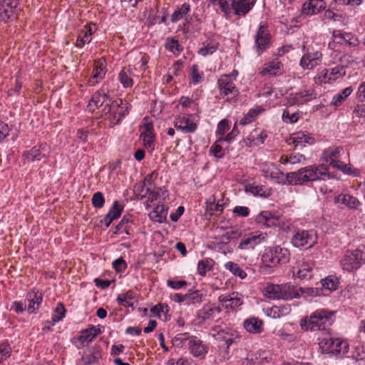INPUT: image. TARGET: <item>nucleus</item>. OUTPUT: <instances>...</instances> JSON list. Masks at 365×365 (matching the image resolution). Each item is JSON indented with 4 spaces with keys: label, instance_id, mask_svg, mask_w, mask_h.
<instances>
[{
    "label": "nucleus",
    "instance_id": "nucleus-1",
    "mask_svg": "<svg viewBox=\"0 0 365 365\" xmlns=\"http://www.w3.org/2000/svg\"><path fill=\"white\" fill-rule=\"evenodd\" d=\"M332 177L328 172V166L324 163L308 165L295 172L287 173L288 185H302L318 180H326Z\"/></svg>",
    "mask_w": 365,
    "mask_h": 365
},
{
    "label": "nucleus",
    "instance_id": "nucleus-2",
    "mask_svg": "<svg viewBox=\"0 0 365 365\" xmlns=\"http://www.w3.org/2000/svg\"><path fill=\"white\" fill-rule=\"evenodd\" d=\"M334 313L325 309H317L309 317L301 319L300 327L305 331L325 330L334 323Z\"/></svg>",
    "mask_w": 365,
    "mask_h": 365
},
{
    "label": "nucleus",
    "instance_id": "nucleus-3",
    "mask_svg": "<svg viewBox=\"0 0 365 365\" xmlns=\"http://www.w3.org/2000/svg\"><path fill=\"white\" fill-rule=\"evenodd\" d=\"M289 257L290 253L287 248L280 246L268 247L262 255L259 271L264 274H270L277 265L288 262Z\"/></svg>",
    "mask_w": 365,
    "mask_h": 365
},
{
    "label": "nucleus",
    "instance_id": "nucleus-4",
    "mask_svg": "<svg viewBox=\"0 0 365 365\" xmlns=\"http://www.w3.org/2000/svg\"><path fill=\"white\" fill-rule=\"evenodd\" d=\"M102 113L110 122V125L113 127L119 124L122 118L128 114V104L122 99L110 101L102 108Z\"/></svg>",
    "mask_w": 365,
    "mask_h": 365
},
{
    "label": "nucleus",
    "instance_id": "nucleus-5",
    "mask_svg": "<svg viewBox=\"0 0 365 365\" xmlns=\"http://www.w3.org/2000/svg\"><path fill=\"white\" fill-rule=\"evenodd\" d=\"M175 339L181 341H187V346L189 352L194 357L200 359L205 358L209 350L208 345L197 336H189L187 333H184L178 334L175 336Z\"/></svg>",
    "mask_w": 365,
    "mask_h": 365
},
{
    "label": "nucleus",
    "instance_id": "nucleus-6",
    "mask_svg": "<svg viewBox=\"0 0 365 365\" xmlns=\"http://www.w3.org/2000/svg\"><path fill=\"white\" fill-rule=\"evenodd\" d=\"M365 264V252L361 250H347L341 260L340 265L343 270L352 272Z\"/></svg>",
    "mask_w": 365,
    "mask_h": 365
},
{
    "label": "nucleus",
    "instance_id": "nucleus-7",
    "mask_svg": "<svg viewBox=\"0 0 365 365\" xmlns=\"http://www.w3.org/2000/svg\"><path fill=\"white\" fill-rule=\"evenodd\" d=\"M319 345L323 351L335 356H343L348 353L349 349L348 342L340 338H324Z\"/></svg>",
    "mask_w": 365,
    "mask_h": 365
},
{
    "label": "nucleus",
    "instance_id": "nucleus-8",
    "mask_svg": "<svg viewBox=\"0 0 365 365\" xmlns=\"http://www.w3.org/2000/svg\"><path fill=\"white\" fill-rule=\"evenodd\" d=\"M271 43V34L269 32L266 23L261 22L255 35L254 48L258 56L269 48Z\"/></svg>",
    "mask_w": 365,
    "mask_h": 365
},
{
    "label": "nucleus",
    "instance_id": "nucleus-9",
    "mask_svg": "<svg viewBox=\"0 0 365 365\" xmlns=\"http://www.w3.org/2000/svg\"><path fill=\"white\" fill-rule=\"evenodd\" d=\"M316 232L310 230H297L292 238V244L298 248L308 249L317 242Z\"/></svg>",
    "mask_w": 365,
    "mask_h": 365
},
{
    "label": "nucleus",
    "instance_id": "nucleus-10",
    "mask_svg": "<svg viewBox=\"0 0 365 365\" xmlns=\"http://www.w3.org/2000/svg\"><path fill=\"white\" fill-rule=\"evenodd\" d=\"M228 10L224 13L225 15L232 14L237 17H245L255 5L257 0H230Z\"/></svg>",
    "mask_w": 365,
    "mask_h": 365
},
{
    "label": "nucleus",
    "instance_id": "nucleus-11",
    "mask_svg": "<svg viewBox=\"0 0 365 365\" xmlns=\"http://www.w3.org/2000/svg\"><path fill=\"white\" fill-rule=\"evenodd\" d=\"M346 74V69L343 66H336L331 68L323 69L316 77V82L319 83L331 84L339 79H341Z\"/></svg>",
    "mask_w": 365,
    "mask_h": 365
},
{
    "label": "nucleus",
    "instance_id": "nucleus-12",
    "mask_svg": "<svg viewBox=\"0 0 365 365\" xmlns=\"http://www.w3.org/2000/svg\"><path fill=\"white\" fill-rule=\"evenodd\" d=\"M260 171L266 178L274 180L279 184H287V174H284V173L277 168L272 163H262L260 165Z\"/></svg>",
    "mask_w": 365,
    "mask_h": 365
},
{
    "label": "nucleus",
    "instance_id": "nucleus-13",
    "mask_svg": "<svg viewBox=\"0 0 365 365\" xmlns=\"http://www.w3.org/2000/svg\"><path fill=\"white\" fill-rule=\"evenodd\" d=\"M267 235L263 232H252L245 235L240 240L237 249L240 250H253L257 245L265 242Z\"/></svg>",
    "mask_w": 365,
    "mask_h": 365
},
{
    "label": "nucleus",
    "instance_id": "nucleus-14",
    "mask_svg": "<svg viewBox=\"0 0 365 365\" xmlns=\"http://www.w3.org/2000/svg\"><path fill=\"white\" fill-rule=\"evenodd\" d=\"M217 86L220 95L223 98L227 97V99L229 98V96H235L239 93L230 76H220L217 80Z\"/></svg>",
    "mask_w": 365,
    "mask_h": 365
},
{
    "label": "nucleus",
    "instance_id": "nucleus-15",
    "mask_svg": "<svg viewBox=\"0 0 365 365\" xmlns=\"http://www.w3.org/2000/svg\"><path fill=\"white\" fill-rule=\"evenodd\" d=\"M317 97V93L312 88L302 90L299 92L291 93L287 98V103L289 106H302Z\"/></svg>",
    "mask_w": 365,
    "mask_h": 365
},
{
    "label": "nucleus",
    "instance_id": "nucleus-16",
    "mask_svg": "<svg viewBox=\"0 0 365 365\" xmlns=\"http://www.w3.org/2000/svg\"><path fill=\"white\" fill-rule=\"evenodd\" d=\"M322 54L319 51H307L302 56L299 66L304 70H312L322 62Z\"/></svg>",
    "mask_w": 365,
    "mask_h": 365
},
{
    "label": "nucleus",
    "instance_id": "nucleus-17",
    "mask_svg": "<svg viewBox=\"0 0 365 365\" xmlns=\"http://www.w3.org/2000/svg\"><path fill=\"white\" fill-rule=\"evenodd\" d=\"M218 300L226 309H235L243 304L242 295L238 292L220 295Z\"/></svg>",
    "mask_w": 365,
    "mask_h": 365
},
{
    "label": "nucleus",
    "instance_id": "nucleus-18",
    "mask_svg": "<svg viewBox=\"0 0 365 365\" xmlns=\"http://www.w3.org/2000/svg\"><path fill=\"white\" fill-rule=\"evenodd\" d=\"M109 95L105 91L104 88H101L96 91L92 96L88 105V110L93 112L96 108L104 107L106 103L110 102Z\"/></svg>",
    "mask_w": 365,
    "mask_h": 365
},
{
    "label": "nucleus",
    "instance_id": "nucleus-19",
    "mask_svg": "<svg viewBox=\"0 0 365 365\" xmlns=\"http://www.w3.org/2000/svg\"><path fill=\"white\" fill-rule=\"evenodd\" d=\"M43 293L38 290H32L27 293L26 301V308L29 314L36 313L43 301Z\"/></svg>",
    "mask_w": 365,
    "mask_h": 365
},
{
    "label": "nucleus",
    "instance_id": "nucleus-20",
    "mask_svg": "<svg viewBox=\"0 0 365 365\" xmlns=\"http://www.w3.org/2000/svg\"><path fill=\"white\" fill-rule=\"evenodd\" d=\"M282 68V63L278 59H274L265 63L260 68L259 74L262 76H277L281 75Z\"/></svg>",
    "mask_w": 365,
    "mask_h": 365
},
{
    "label": "nucleus",
    "instance_id": "nucleus-21",
    "mask_svg": "<svg viewBox=\"0 0 365 365\" xmlns=\"http://www.w3.org/2000/svg\"><path fill=\"white\" fill-rule=\"evenodd\" d=\"M48 156L46 145L34 146L29 150L25 151L23 158L28 162L39 161Z\"/></svg>",
    "mask_w": 365,
    "mask_h": 365
},
{
    "label": "nucleus",
    "instance_id": "nucleus-22",
    "mask_svg": "<svg viewBox=\"0 0 365 365\" xmlns=\"http://www.w3.org/2000/svg\"><path fill=\"white\" fill-rule=\"evenodd\" d=\"M220 312L221 308L220 307L207 304L199 311L198 317L204 322L214 321L219 318Z\"/></svg>",
    "mask_w": 365,
    "mask_h": 365
},
{
    "label": "nucleus",
    "instance_id": "nucleus-23",
    "mask_svg": "<svg viewBox=\"0 0 365 365\" xmlns=\"http://www.w3.org/2000/svg\"><path fill=\"white\" fill-rule=\"evenodd\" d=\"M17 5L16 0H0V16L3 21L14 18V10Z\"/></svg>",
    "mask_w": 365,
    "mask_h": 365
},
{
    "label": "nucleus",
    "instance_id": "nucleus-24",
    "mask_svg": "<svg viewBox=\"0 0 365 365\" xmlns=\"http://www.w3.org/2000/svg\"><path fill=\"white\" fill-rule=\"evenodd\" d=\"M255 222L260 226L275 227L279 224V217L272 215L269 211H262L256 215Z\"/></svg>",
    "mask_w": 365,
    "mask_h": 365
},
{
    "label": "nucleus",
    "instance_id": "nucleus-25",
    "mask_svg": "<svg viewBox=\"0 0 365 365\" xmlns=\"http://www.w3.org/2000/svg\"><path fill=\"white\" fill-rule=\"evenodd\" d=\"M175 127L185 133H193L197 130V125L190 120L188 116L182 115L175 118Z\"/></svg>",
    "mask_w": 365,
    "mask_h": 365
},
{
    "label": "nucleus",
    "instance_id": "nucleus-26",
    "mask_svg": "<svg viewBox=\"0 0 365 365\" xmlns=\"http://www.w3.org/2000/svg\"><path fill=\"white\" fill-rule=\"evenodd\" d=\"M326 8V2L324 0H309L306 1L302 8V13L312 16L319 13Z\"/></svg>",
    "mask_w": 365,
    "mask_h": 365
},
{
    "label": "nucleus",
    "instance_id": "nucleus-27",
    "mask_svg": "<svg viewBox=\"0 0 365 365\" xmlns=\"http://www.w3.org/2000/svg\"><path fill=\"white\" fill-rule=\"evenodd\" d=\"M263 321L257 317H250L243 322L245 330L253 334H260L263 331Z\"/></svg>",
    "mask_w": 365,
    "mask_h": 365
},
{
    "label": "nucleus",
    "instance_id": "nucleus-28",
    "mask_svg": "<svg viewBox=\"0 0 365 365\" xmlns=\"http://www.w3.org/2000/svg\"><path fill=\"white\" fill-rule=\"evenodd\" d=\"M106 71L103 62L101 61L95 63L92 73V76L89 78L88 84L90 86H94L98 84L105 77Z\"/></svg>",
    "mask_w": 365,
    "mask_h": 365
},
{
    "label": "nucleus",
    "instance_id": "nucleus-29",
    "mask_svg": "<svg viewBox=\"0 0 365 365\" xmlns=\"http://www.w3.org/2000/svg\"><path fill=\"white\" fill-rule=\"evenodd\" d=\"M335 201L351 210H357L361 206V202L356 197L349 194L341 193L335 197Z\"/></svg>",
    "mask_w": 365,
    "mask_h": 365
},
{
    "label": "nucleus",
    "instance_id": "nucleus-30",
    "mask_svg": "<svg viewBox=\"0 0 365 365\" xmlns=\"http://www.w3.org/2000/svg\"><path fill=\"white\" fill-rule=\"evenodd\" d=\"M342 151L343 149L340 147L329 148L324 150L320 159L321 160L329 163V165H327L328 167L331 166L338 160V158L341 156Z\"/></svg>",
    "mask_w": 365,
    "mask_h": 365
},
{
    "label": "nucleus",
    "instance_id": "nucleus-31",
    "mask_svg": "<svg viewBox=\"0 0 365 365\" xmlns=\"http://www.w3.org/2000/svg\"><path fill=\"white\" fill-rule=\"evenodd\" d=\"M282 299L290 300L299 298L300 289L297 286L290 283L282 284Z\"/></svg>",
    "mask_w": 365,
    "mask_h": 365
},
{
    "label": "nucleus",
    "instance_id": "nucleus-32",
    "mask_svg": "<svg viewBox=\"0 0 365 365\" xmlns=\"http://www.w3.org/2000/svg\"><path fill=\"white\" fill-rule=\"evenodd\" d=\"M123 210V206L119 204L118 201H115L113 202L112 207L103 219V222L107 227L110 226L113 220L118 219L120 216Z\"/></svg>",
    "mask_w": 365,
    "mask_h": 365
},
{
    "label": "nucleus",
    "instance_id": "nucleus-33",
    "mask_svg": "<svg viewBox=\"0 0 365 365\" xmlns=\"http://www.w3.org/2000/svg\"><path fill=\"white\" fill-rule=\"evenodd\" d=\"M289 143L294 144L295 147L305 146L306 144H313L314 139L304 132H297L291 135Z\"/></svg>",
    "mask_w": 365,
    "mask_h": 365
},
{
    "label": "nucleus",
    "instance_id": "nucleus-34",
    "mask_svg": "<svg viewBox=\"0 0 365 365\" xmlns=\"http://www.w3.org/2000/svg\"><path fill=\"white\" fill-rule=\"evenodd\" d=\"M306 160V157L299 153L282 155L279 160V163L283 165L304 164Z\"/></svg>",
    "mask_w": 365,
    "mask_h": 365
},
{
    "label": "nucleus",
    "instance_id": "nucleus-35",
    "mask_svg": "<svg viewBox=\"0 0 365 365\" xmlns=\"http://www.w3.org/2000/svg\"><path fill=\"white\" fill-rule=\"evenodd\" d=\"M93 31L90 26H84L78 34L76 41V46L82 48L86 44L89 43L92 41Z\"/></svg>",
    "mask_w": 365,
    "mask_h": 365
},
{
    "label": "nucleus",
    "instance_id": "nucleus-36",
    "mask_svg": "<svg viewBox=\"0 0 365 365\" xmlns=\"http://www.w3.org/2000/svg\"><path fill=\"white\" fill-rule=\"evenodd\" d=\"M145 132L140 135V138L143 141L144 146L150 150H153L154 149V141H155V135L153 132V125L150 123H146L145 125Z\"/></svg>",
    "mask_w": 365,
    "mask_h": 365
},
{
    "label": "nucleus",
    "instance_id": "nucleus-37",
    "mask_svg": "<svg viewBox=\"0 0 365 365\" xmlns=\"http://www.w3.org/2000/svg\"><path fill=\"white\" fill-rule=\"evenodd\" d=\"M291 312V307L288 304L282 306H273L267 309V315L273 319H279L288 315Z\"/></svg>",
    "mask_w": 365,
    "mask_h": 365
},
{
    "label": "nucleus",
    "instance_id": "nucleus-38",
    "mask_svg": "<svg viewBox=\"0 0 365 365\" xmlns=\"http://www.w3.org/2000/svg\"><path fill=\"white\" fill-rule=\"evenodd\" d=\"M101 357V350L97 347H91L84 351L82 360L85 364H92L98 362Z\"/></svg>",
    "mask_w": 365,
    "mask_h": 365
},
{
    "label": "nucleus",
    "instance_id": "nucleus-39",
    "mask_svg": "<svg viewBox=\"0 0 365 365\" xmlns=\"http://www.w3.org/2000/svg\"><path fill=\"white\" fill-rule=\"evenodd\" d=\"M168 208L163 205H159L149 213L150 219L156 222L162 223L165 221Z\"/></svg>",
    "mask_w": 365,
    "mask_h": 365
},
{
    "label": "nucleus",
    "instance_id": "nucleus-40",
    "mask_svg": "<svg viewBox=\"0 0 365 365\" xmlns=\"http://www.w3.org/2000/svg\"><path fill=\"white\" fill-rule=\"evenodd\" d=\"M334 40L340 44L356 45V39L350 33H344L341 31H334L332 34Z\"/></svg>",
    "mask_w": 365,
    "mask_h": 365
},
{
    "label": "nucleus",
    "instance_id": "nucleus-41",
    "mask_svg": "<svg viewBox=\"0 0 365 365\" xmlns=\"http://www.w3.org/2000/svg\"><path fill=\"white\" fill-rule=\"evenodd\" d=\"M219 43L212 40H207L202 43V46L198 50L197 53L203 57L213 54L219 48Z\"/></svg>",
    "mask_w": 365,
    "mask_h": 365
},
{
    "label": "nucleus",
    "instance_id": "nucleus-42",
    "mask_svg": "<svg viewBox=\"0 0 365 365\" xmlns=\"http://www.w3.org/2000/svg\"><path fill=\"white\" fill-rule=\"evenodd\" d=\"M117 302L119 305L128 307H133L137 303L135 294L132 291H128L124 294H120L117 297Z\"/></svg>",
    "mask_w": 365,
    "mask_h": 365
},
{
    "label": "nucleus",
    "instance_id": "nucleus-43",
    "mask_svg": "<svg viewBox=\"0 0 365 365\" xmlns=\"http://www.w3.org/2000/svg\"><path fill=\"white\" fill-rule=\"evenodd\" d=\"M147 195L150 202H153L154 200H158L159 199L165 200L168 196L167 191L160 187L158 188L157 190H153L151 187H146V191L145 194L141 195V198Z\"/></svg>",
    "mask_w": 365,
    "mask_h": 365
},
{
    "label": "nucleus",
    "instance_id": "nucleus-44",
    "mask_svg": "<svg viewBox=\"0 0 365 365\" xmlns=\"http://www.w3.org/2000/svg\"><path fill=\"white\" fill-rule=\"evenodd\" d=\"M353 91V88L351 86H349L342 90L341 92L336 93L333 96L331 105L335 107L340 106L352 93Z\"/></svg>",
    "mask_w": 365,
    "mask_h": 365
},
{
    "label": "nucleus",
    "instance_id": "nucleus-45",
    "mask_svg": "<svg viewBox=\"0 0 365 365\" xmlns=\"http://www.w3.org/2000/svg\"><path fill=\"white\" fill-rule=\"evenodd\" d=\"M264 111V109L261 106H257L249 110L247 114L240 119V124L247 125L255 120L257 116Z\"/></svg>",
    "mask_w": 365,
    "mask_h": 365
},
{
    "label": "nucleus",
    "instance_id": "nucleus-46",
    "mask_svg": "<svg viewBox=\"0 0 365 365\" xmlns=\"http://www.w3.org/2000/svg\"><path fill=\"white\" fill-rule=\"evenodd\" d=\"M264 295L271 299H282V285L268 284L264 288Z\"/></svg>",
    "mask_w": 365,
    "mask_h": 365
},
{
    "label": "nucleus",
    "instance_id": "nucleus-47",
    "mask_svg": "<svg viewBox=\"0 0 365 365\" xmlns=\"http://www.w3.org/2000/svg\"><path fill=\"white\" fill-rule=\"evenodd\" d=\"M313 264L309 262H303L299 265L297 275L302 279H309L312 274Z\"/></svg>",
    "mask_w": 365,
    "mask_h": 365
},
{
    "label": "nucleus",
    "instance_id": "nucleus-48",
    "mask_svg": "<svg viewBox=\"0 0 365 365\" xmlns=\"http://www.w3.org/2000/svg\"><path fill=\"white\" fill-rule=\"evenodd\" d=\"M191 10L190 5L188 3H184L180 7H178L171 15L172 22H178L182 19Z\"/></svg>",
    "mask_w": 365,
    "mask_h": 365
},
{
    "label": "nucleus",
    "instance_id": "nucleus-49",
    "mask_svg": "<svg viewBox=\"0 0 365 365\" xmlns=\"http://www.w3.org/2000/svg\"><path fill=\"white\" fill-rule=\"evenodd\" d=\"M227 270H229L233 275L244 279L247 277V273L240 267V266L233 262H227L224 265Z\"/></svg>",
    "mask_w": 365,
    "mask_h": 365
},
{
    "label": "nucleus",
    "instance_id": "nucleus-50",
    "mask_svg": "<svg viewBox=\"0 0 365 365\" xmlns=\"http://www.w3.org/2000/svg\"><path fill=\"white\" fill-rule=\"evenodd\" d=\"M271 359V354L269 351L267 350H259L255 353L252 354V361L255 362V364H264L269 362Z\"/></svg>",
    "mask_w": 365,
    "mask_h": 365
},
{
    "label": "nucleus",
    "instance_id": "nucleus-51",
    "mask_svg": "<svg viewBox=\"0 0 365 365\" xmlns=\"http://www.w3.org/2000/svg\"><path fill=\"white\" fill-rule=\"evenodd\" d=\"M230 237L231 235H229L228 232L225 235H223L222 237V240L216 243L215 247V250L224 255L232 252V249L227 245V242Z\"/></svg>",
    "mask_w": 365,
    "mask_h": 365
},
{
    "label": "nucleus",
    "instance_id": "nucleus-52",
    "mask_svg": "<svg viewBox=\"0 0 365 365\" xmlns=\"http://www.w3.org/2000/svg\"><path fill=\"white\" fill-rule=\"evenodd\" d=\"M95 334H93L91 326L88 328L82 330L78 338L81 346H83L85 344H88L91 342L96 338Z\"/></svg>",
    "mask_w": 365,
    "mask_h": 365
},
{
    "label": "nucleus",
    "instance_id": "nucleus-53",
    "mask_svg": "<svg viewBox=\"0 0 365 365\" xmlns=\"http://www.w3.org/2000/svg\"><path fill=\"white\" fill-rule=\"evenodd\" d=\"M165 48L172 52L174 55L178 56L183 50V47L178 40L168 38L165 43Z\"/></svg>",
    "mask_w": 365,
    "mask_h": 365
},
{
    "label": "nucleus",
    "instance_id": "nucleus-54",
    "mask_svg": "<svg viewBox=\"0 0 365 365\" xmlns=\"http://www.w3.org/2000/svg\"><path fill=\"white\" fill-rule=\"evenodd\" d=\"M202 297L203 294L198 290L185 294V305L200 304L202 301Z\"/></svg>",
    "mask_w": 365,
    "mask_h": 365
},
{
    "label": "nucleus",
    "instance_id": "nucleus-55",
    "mask_svg": "<svg viewBox=\"0 0 365 365\" xmlns=\"http://www.w3.org/2000/svg\"><path fill=\"white\" fill-rule=\"evenodd\" d=\"M322 286L329 291L336 290L338 287V279L335 277L328 276L326 278L322 279Z\"/></svg>",
    "mask_w": 365,
    "mask_h": 365
},
{
    "label": "nucleus",
    "instance_id": "nucleus-56",
    "mask_svg": "<svg viewBox=\"0 0 365 365\" xmlns=\"http://www.w3.org/2000/svg\"><path fill=\"white\" fill-rule=\"evenodd\" d=\"M300 292H299V297L301 296H303L304 297H317V296H321L322 294V289L319 287H299Z\"/></svg>",
    "mask_w": 365,
    "mask_h": 365
},
{
    "label": "nucleus",
    "instance_id": "nucleus-57",
    "mask_svg": "<svg viewBox=\"0 0 365 365\" xmlns=\"http://www.w3.org/2000/svg\"><path fill=\"white\" fill-rule=\"evenodd\" d=\"M228 333L229 331L227 330L220 326H215L211 328L210 334L216 340L222 341L227 337Z\"/></svg>",
    "mask_w": 365,
    "mask_h": 365
},
{
    "label": "nucleus",
    "instance_id": "nucleus-58",
    "mask_svg": "<svg viewBox=\"0 0 365 365\" xmlns=\"http://www.w3.org/2000/svg\"><path fill=\"white\" fill-rule=\"evenodd\" d=\"M66 309L63 305L61 303H58L54 310V312L52 314V322L53 325L55 323H57L63 319L65 317Z\"/></svg>",
    "mask_w": 365,
    "mask_h": 365
},
{
    "label": "nucleus",
    "instance_id": "nucleus-59",
    "mask_svg": "<svg viewBox=\"0 0 365 365\" xmlns=\"http://www.w3.org/2000/svg\"><path fill=\"white\" fill-rule=\"evenodd\" d=\"M255 196L267 197L268 195L266 188L262 185H250L247 188Z\"/></svg>",
    "mask_w": 365,
    "mask_h": 365
},
{
    "label": "nucleus",
    "instance_id": "nucleus-60",
    "mask_svg": "<svg viewBox=\"0 0 365 365\" xmlns=\"http://www.w3.org/2000/svg\"><path fill=\"white\" fill-rule=\"evenodd\" d=\"M204 78L203 73H200L197 65H193L191 68V83L197 85L202 81Z\"/></svg>",
    "mask_w": 365,
    "mask_h": 365
},
{
    "label": "nucleus",
    "instance_id": "nucleus-61",
    "mask_svg": "<svg viewBox=\"0 0 365 365\" xmlns=\"http://www.w3.org/2000/svg\"><path fill=\"white\" fill-rule=\"evenodd\" d=\"M11 353V348L7 341L0 344V364L9 358Z\"/></svg>",
    "mask_w": 365,
    "mask_h": 365
},
{
    "label": "nucleus",
    "instance_id": "nucleus-62",
    "mask_svg": "<svg viewBox=\"0 0 365 365\" xmlns=\"http://www.w3.org/2000/svg\"><path fill=\"white\" fill-rule=\"evenodd\" d=\"M118 79L124 88L132 87L134 83L133 79L130 78L123 69L119 73Z\"/></svg>",
    "mask_w": 365,
    "mask_h": 365
},
{
    "label": "nucleus",
    "instance_id": "nucleus-63",
    "mask_svg": "<svg viewBox=\"0 0 365 365\" xmlns=\"http://www.w3.org/2000/svg\"><path fill=\"white\" fill-rule=\"evenodd\" d=\"M92 204L96 208H101L105 204V198L101 192H95L92 197Z\"/></svg>",
    "mask_w": 365,
    "mask_h": 365
},
{
    "label": "nucleus",
    "instance_id": "nucleus-64",
    "mask_svg": "<svg viewBox=\"0 0 365 365\" xmlns=\"http://www.w3.org/2000/svg\"><path fill=\"white\" fill-rule=\"evenodd\" d=\"M212 261L209 259L200 260L197 264V272L200 275L205 276L207 270L211 268Z\"/></svg>",
    "mask_w": 365,
    "mask_h": 365
}]
</instances>
